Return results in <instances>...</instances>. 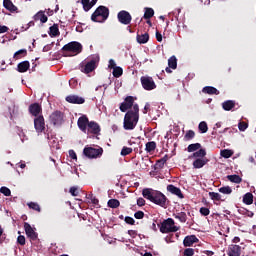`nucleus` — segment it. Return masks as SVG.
Returning <instances> with one entry per match:
<instances>
[{
	"label": "nucleus",
	"instance_id": "obj_1",
	"mask_svg": "<svg viewBox=\"0 0 256 256\" xmlns=\"http://www.w3.org/2000/svg\"><path fill=\"white\" fill-rule=\"evenodd\" d=\"M142 195L144 199L151 201L154 205L162 207V209H167V207H169V198H167L161 191L153 190L152 188H144L142 190Z\"/></svg>",
	"mask_w": 256,
	"mask_h": 256
},
{
	"label": "nucleus",
	"instance_id": "obj_2",
	"mask_svg": "<svg viewBox=\"0 0 256 256\" xmlns=\"http://www.w3.org/2000/svg\"><path fill=\"white\" fill-rule=\"evenodd\" d=\"M77 126L86 135H99L101 133V126L95 121H89L87 115H82L78 118Z\"/></svg>",
	"mask_w": 256,
	"mask_h": 256
},
{
	"label": "nucleus",
	"instance_id": "obj_3",
	"mask_svg": "<svg viewBox=\"0 0 256 256\" xmlns=\"http://www.w3.org/2000/svg\"><path fill=\"white\" fill-rule=\"evenodd\" d=\"M139 123V104L133 106V110H129L124 116L123 128L125 131H133Z\"/></svg>",
	"mask_w": 256,
	"mask_h": 256
},
{
	"label": "nucleus",
	"instance_id": "obj_4",
	"mask_svg": "<svg viewBox=\"0 0 256 256\" xmlns=\"http://www.w3.org/2000/svg\"><path fill=\"white\" fill-rule=\"evenodd\" d=\"M94 23H103L109 19V8L106 6H99L91 15Z\"/></svg>",
	"mask_w": 256,
	"mask_h": 256
},
{
	"label": "nucleus",
	"instance_id": "obj_5",
	"mask_svg": "<svg viewBox=\"0 0 256 256\" xmlns=\"http://www.w3.org/2000/svg\"><path fill=\"white\" fill-rule=\"evenodd\" d=\"M83 155L87 159H99L103 157V148L101 146H97V148L86 146L83 149Z\"/></svg>",
	"mask_w": 256,
	"mask_h": 256
},
{
	"label": "nucleus",
	"instance_id": "obj_6",
	"mask_svg": "<svg viewBox=\"0 0 256 256\" xmlns=\"http://www.w3.org/2000/svg\"><path fill=\"white\" fill-rule=\"evenodd\" d=\"M179 231V228L175 226V220L172 218H168L164 220L160 227L161 233H177Z\"/></svg>",
	"mask_w": 256,
	"mask_h": 256
},
{
	"label": "nucleus",
	"instance_id": "obj_7",
	"mask_svg": "<svg viewBox=\"0 0 256 256\" xmlns=\"http://www.w3.org/2000/svg\"><path fill=\"white\" fill-rule=\"evenodd\" d=\"M62 51L66 53H74V55H79L83 51V45L77 41L69 42L62 47Z\"/></svg>",
	"mask_w": 256,
	"mask_h": 256
},
{
	"label": "nucleus",
	"instance_id": "obj_8",
	"mask_svg": "<svg viewBox=\"0 0 256 256\" xmlns=\"http://www.w3.org/2000/svg\"><path fill=\"white\" fill-rule=\"evenodd\" d=\"M140 82L145 91H153V89H157V84H155V80H153V77L151 76H142Z\"/></svg>",
	"mask_w": 256,
	"mask_h": 256
},
{
	"label": "nucleus",
	"instance_id": "obj_9",
	"mask_svg": "<svg viewBox=\"0 0 256 256\" xmlns=\"http://www.w3.org/2000/svg\"><path fill=\"white\" fill-rule=\"evenodd\" d=\"M117 19L122 25H130L131 21H133V17L126 10H121L118 12Z\"/></svg>",
	"mask_w": 256,
	"mask_h": 256
},
{
	"label": "nucleus",
	"instance_id": "obj_10",
	"mask_svg": "<svg viewBox=\"0 0 256 256\" xmlns=\"http://www.w3.org/2000/svg\"><path fill=\"white\" fill-rule=\"evenodd\" d=\"M97 63H99V56H95L90 61H88L84 66L82 72L86 73V75H89V73H93V71L97 69Z\"/></svg>",
	"mask_w": 256,
	"mask_h": 256
},
{
	"label": "nucleus",
	"instance_id": "obj_11",
	"mask_svg": "<svg viewBox=\"0 0 256 256\" xmlns=\"http://www.w3.org/2000/svg\"><path fill=\"white\" fill-rule=\"evenodd\" d=\"M135 98H133V96H127L124 99V102H122L120 104V111L122 113H126L127 111H129V109L135 107Z\"/></svg>",
	"mask_w": 256,
	"mask_h": 256
},
{
	"label": "nucleus",
	"instance_id": "obj_12",
	"mask_svg": "<svg viewBox=\"0 0 256 256\" xmlns=\"http://www.w3.org/2000/svg\"><path fill=\"white\" fill-rule=\"evenodd\" d=\"M34 129L36 133H43L45 131V118L43 115L34 118Z\"/></svg>",
	"mask_w": 256,
	"mask_h": 256
},
{
	"label": "nucleus",
	"instance_id": "obj_13",
	"mask_svg": "<svg viewBox=\"0 0 256 256\" xmlns=\"http://www.w3.org/2000/svg\"><path fill=\"white\" fill-rule=\"evenodd\" d=\"M28 111L30 115L37 118L41 116V113H43V107L39 103H33L29 105Z\"/></svg>",
	"mask_w": 256,
	"mask_h": 256
},
{
	"label": "nucleus",
	"instance_id": "obj_14",
	"mask_svg": "<svg viewBox=\"0 0 256 256\" xmlns=\"http://www.w3.org/2000/svg\"><path fill=\"white\" fill-rule=\"evenodd\" d=\"M50 123L53 125L63 124V113L61 111H55L50 115Z\"/></svg>",
	"mask_w": 256,
	"mask_h": 256
},
{
	"label": "nucleus",
	"instance_id": "obj_15",
	"mask_svg": "<svg viewBox=\"0 0 256 256\" xmlns=\"http://www.w3.org/2000/svg\"><path fill=\"white\" fill-rule=\"evenodd\" d=\"M24 229H25V233H26L27 237L31 241H37L38 234H37V232H35L33 227H31V224L25 222L24 223Z\"/></svg>",
	"mask_w": 256,
	"mask_h": 256
},
{
	"label": "nucleus",
	"instance_id": "obj_16",
	"mask_svg": "<svg viewBox=\"0 0 256 256\" xmlns=\"http://www.w3.org/2000/svg\"><path fill=\"white\" fill-rule=\"evenodd\" d=\"M66 101L73 105H83V103H85V98L78 95H69L66 97Z\"/></svg>",
	"mask_w": 256,
	"mask_h": 256
},
{
	"label": "nucleus",
	"instance_id": "obj_17",
	"mask_svg": "<svg viewBox=\"0 0 256 256\" xmlns=\"http://www.w3.org/2000/svg\"><path fill=\"white\" fill-rule=\"evenodd\" d=\"M167 191L171 193L172 195H176V197H179V199H184L185 196L183 195V192H181V188L176 187L173 184H169L167 186Z\"/></svg>",
	"mask_w": 256,
	"mask_h": 256
},
{
	"label": "nucleus",
	"instance_id": "obj_18",
	"mask_svg": "<svg viewBox=\"0 0 256 256\" xmlns=\"http://www.w3.org/2000/svg\"><path fill=\"white\" fill-rule=\"evenodd\" d=\"M228 256H241V246L232 244L227 250Z\"/></svg>",
	"mask_w": 256,
	"mask_h": 256
},
{
	"label": "nucleus",
	"instance_id": "obj_19",
	"mask_svg": "<svg viewBox=\"0 0 256 256\" xmlns=\"http://www.w3.org/2000/svg\"><path fill=\"white\" fill-rule=\"evenodd\" d=\"M3 7L10 13H19V8L11 0H3Z\"/></svg>",
	"mask_w": 256,
	"mask_h": 256
},
{
	"label": "nucleus",
	"instance_id": "obj_20",
	"mask_svg": "<svg viewBox=\"0 0 256 256\" xmlns=\"http://www.w3.org/2000/svg\"><path fill=\"white\" fill-rule=\"evenodd\" d=\"M209 163L208 158H196L193 162L194 169H203Z\"/></svg>",
	"mask_w": 256,
	"mask_h": 256
},
{
	"label": "nucleus",
	"instance_id": "obj_21",
	"mask_svg": "<svg viewBox=\"0 0 256 256\" xmlns=\"http://www.w3.org/2000/svg\"><path fill=\"white\" fill-rule=\"evenodd\" d=\"M199 239L195 235L186 236L183 241L184 247H191L193 243H197Z\"/></svg>",
	"mask_w": 256,
	"mask_h": 256
},
{
	"label": "nucleus",
	"instance_id": "obj_22",
	"mask_svg": "<svg viewBox=\"0 0 256 256\" xmlns=\"http://www.w3.org/2000/svg\"><path fill=\"white\" fill-rule=\"evenodd\" d=\"M29 67H31L29 61H23L17 65V71L19 73H27V71H29Z\"/></svg>",
	"mask_w": 256,
	"mask_h": 256
},
{
	"label": "nucleus",
	"instance_id": "obj_23",
	"mask_svg": "<svg viewBox=\"0 0 256 256\" xmlns=\"http://www.w3.org/2000/svg\"><path fill=\"white\" fill-rule=\"evenodd\" d=\"M202 93H205L206 95H219V90L213 86H206L202 89Z\"/></svg>",
	"mask_w": 256,
	"mask_h": 256
},
{
	"label": "nucleus",
	"instance_id": "obj_24",
	"mask_svg": "<svg viewBox=\"0 0 256 256\" xmlns=\"http://www.w3.org/2000/svg\"><path fill=\"white\" fill-rule=\"evenodd\" d=\"M206 155L207 151L203 148H199L198 151L196 150V152L192 154V157L195 159H207V157H205Z\"/></svg>",
	"mask_w": 256,
	"mask_h": 256
},
{
	"label": "nucleus",
	"instance_id": "obj_25",
	"mask_svg": "<svg viewBox=\"0 0 256 256\" xmlns=\"http://www.w3.org/2000/svg\"><path fill=\"white\" fill-rule=\"evenodd\" d=\"M35 21H41V23H47L49 21V18L47 15H45V12L39 11L37 14L34 16Z\"/></svg>",
	"mask_w": 256,
	"mask_h": 256
},
{
	"label": "nucleus",
	"instance_id": "obj_26",
	"mask_svg": "<svg viewBox=\"0 0 256 256\" xmlns=\"http://www.w3.org/2000/svg\"><path fill=\"white\" fill-rule=\"evenodd\" d=\"M136 39L140 45H145L149 41V33L137 34Z\"/></svg>",
	"mask_w": 256,
	"mask_h": 256
},
{
	"label": "nucleus",
	"instance_id": "obj_27",
	"mask_svg": "<svg viewBox=\"0 0 256 256\" xmlns=\"http://www.w3.org/2000/svg\"><path fill=\"white\" fill-rule=\"evenodd\" d=\"M168 160H169L168 155H165L163 158L157 160L155 164V169H163Z\"/></svg>",
	"mask_w": 256,
	"mask_h": 256
},
{
	"label": "nucleus",
	"instance_id": "obj_28",
	"mask_svg": "<svg viewBox=\"0 0 256 256\" xmlns=\"http://www.w3.org/2000/svg\"><path fill=\"white\" fill-rule=\"evenodd\" d=\"M235 107V100H226L222 103L224 111H231Z\"/></svg>",
	"mask_w": 256,
	"mask_h": 256
},
{
	"label": "nucleus",
	"instance_id": "obj_29",
	"mask_svg": "<svg viewBox=\"0 0 256 256\" xmlns=\"http://www.w3.org/2000/svg\"><path fill=\"white\" fill-rule=\"evenodd\" d=\"M23 57H27V49H20L14 53L13 59L16 61L19 59H23Z\"/></svg>",
	"mask_w": 256,
	"mask_h": 256
},
{
	"label": "nucleus",
	"instance_id": "obj_30",
	"mask_svg": "<svg viewBox=\"0 0 256 256\" xmlns=\"http://www.w3.org/2000/svg\"><path fill=\"white\" fill-rule=\"evenodd\" d=\"M243 203H245V205H253V194L251 192L243 196Z\"/></svg>",
	"mask_w": 256,
	"mask_h": 256
},
{
	"label": "nucleus",
	"instance_id": "obj_31",
	"mask_svg": "<svg viewBox=\"0 0 256 256\" xmlns=\"http://www.w3.org/2000/svg\"><path fill=\"white\" fill-rule=\"evenodd\" d=\"M49 31L50 37H57L59 35V25L53 24V26L49 28Z\"/></svg>",
	"mask_w": 256,
	"mask_h": 256
},
{
	"label": "nucleus",
	"instance_id": "obj_32",
	"mask_svg": "<svg viewBox=\"0 0 256 256\" xmlns=\"http://www.w3.org/2000/svg\"><path fill=\"white\" fill-rule=\"evenodd\" d=\"M175 219H178L180 223H186L187 222V213L185 212H179L177 214H174Z\"/></svg>",
	"mask_w": 256,
	"mask_h": 256
},
{
	"label": "nucleus",
	"instance_id": "obj_33",
	"mask_svg": "<svg viewBox=\"0 0 256 256\" xmlns=\"http://www.w3.org/2000/svg\"><path fill=\"white\" fill-rule=\"evenodd\" d=\"M227 179H228V181H230L231 183H236V184H239V183H241V181H243V179L240 178V176L237 175V174L228 175V176H227Z\"/></svg>",
	"mask_w": 256,
	"mask_h": 256
},
{
	"label": "nucleus",
	"instance_id": "obj_34",
	"mask_svg": "<svg viewBox=\"0 0 256 256\" xmlns=\"http://www.w3.org/2000/svg\"><path fill=\"white\" fill-rule=\"evenodd\" d=\"M199 149H201V143L190 144L187 147L188 153H194V151H199Z\"/></svg>",
	"mask_w": 256,
	"mask_h": 256
},
{
	"label": "nucleus",
	"instance_id": "obj_35",
	"mask_svg": "<svg viewBox=\"0 0 256 256\" xmlns=\"http://www.w3.org/2000/svg\"><path fill=\"white\" fill-rule=\"evenodd\" d=\"M155 149H157V143H155V141L146 143L145 151H147V153H151L152 151H155Z\"/></svg>",
	"mask_w": 256,
	"mask_h": 256
},
{
	"label": "nucleus",
	"instance_id": "obj_36",
	"mask_svg": "<svg viewBox=\"0 0 256 256\" xmlns=\"http://www.w3.org/2000/svg\"><path fill=\"white\" fill-rule=\"evenodd\" d=\"M107 205H108V207H110V209H117V207H119V205H121V202H119V200H117V199H110V200H108Z\"/></svg>",
	"mask_w": 256,
	"mask_h": 256
},
{
	"label": "nucleus",
	"instance_id": "obj_37",
	"mask_svg": "<svg viewBox=\"0 0 256 256\" xmlns=\"http://www.w3.org/2000/svg\"><path fill=\"white\" fill-rule=\"evenodd\" d=\"M168 66L170 67V69H177V57L171 56L168 59Z\"/></svg>",
	"mask_w": 256,
	"mask_h": 256
},
{
	"label": "nucleus",
	"instance_id": "obj_38",
	"mask_svg": "<svg viewBox=\"0 0 256 256\" xmlns=\"http://www.w3.org/2000/svg\"><path fill=\"white\" fill-rule=\"evenodd\" d=\"M219 193H223V195H231L233 193V189H231V186H223L218 189Z\"/></svg>",
	"mask_w": 256,
	"mask_h": 256
},
{
	"label": "nucleus",
	"instance_id": "obj_39",
	"mask_svg": "<svg viewBox=\"0 0 256 256\" xmlns=\"http://www.w3.org/2000/svg\"><path fill=\"white\" fill-rule=\"evenodd\" d=\"M112 75L116 79H119V77H121V75H123V68L117 66L116 68L113 69Z\"/></svg>",
	"mask_w": 256,
	"mask_h": 256
},
{
	"label": "nucleus",
	"instance_id": "obj_40",
	"mask_svg": "<svg viewBox=\"0 0 256 256\" xmlns=\"http://www.w3.org/2000/svg\"><path fill=\"white\" fill-rule=\"evenodd\" d=\"M153 15H155V11L153 10V8H145V12L143 16L144 19H151Z\"/></svg>",
	"mask_w": 256,
	"mask_h": 256
},
{
	"label": "nucleus",
	"instance_id": "obj_41",
	"mask_svg": "<svg viewBox=\"0 0 256 256\" xmlns=\"http://www.w3.org/2000/svg\"><path fill=\"white\" fill-rule=\"evenodd\" d=\"M221 157H224V159H229L230 157H233V151L229 149L221 150L220 152Z\"/></svg>",
	"mask_w": 256,
	"mask_h": 256
},
{
	"label": "nucleus",
	"instance_id": "obj_42",
	"mask_svg": "<svg viewBox=\"0 0 256 256\" xmlns=\"http://www.w3.org/2000/svg\"><path fill=\"white\" fill-rule=\"evenodd\" d=\"M131 153H133V148L124 146L120 152V155H122V157H127V155H131Z\"/></svg>",
	"mask_w": 256,
	"mask_h": 256
},
{
	"label": "nucleus",
	"instance_id": "obj_43",
	"mask_svg": "<svg viewBox=\"0 0 256 256\" xmlns=\"http://www.w3.org/2000/svg\"><path fill=\"white\" fill-rule=\"evenodd\" d=\"M199 131H201V133H207V131H209V127L207 126V122L202 121L199 123L198 126Z\"/></svg>",
	"mask_w": 256,
	"mask_h": 256
},
{
	"label": "nucleus",
	"instance_id": "obj_44",
	"mask_svg": "<svg viewBox=\"0 0 256 256\" xmlns=\"http://www.w3.org/2000/svg\"><path fill=\"white\" fill-rule=\"evenodd\" d=\"M209 197L213 201H223V199H221V194L217 192H209Z\"/></svg>",
	"mask_w": 256,
	"mask_h": 256
},
{
	"label": "nucleus",
	"instance_id": "obj_45",
	"mask_svg": "<svg viewBox=\"0 0 256 256\" xmlns=\"http://www.w3.org/2000/svg\"><path fill=\"white\" fill-rule=\"evenodd\" d=\"M29 209H33V211H37L38 213H41V206L37 204L36 202H30L28 203Z\"/></svg>",
	"mask_w": 256,
	"mask_h": 256
},
{
	"label": "nucleus",
	"instance_id": "obj_46",
	"mask_svg": "<svg viewBox=\"0 0 256 256\" xmlns=\"http://www.w3.org/2000/svg\"><path fill=\"white\" fill-rule=\"evenodd\" d=\"M185 141H191V139H195V131L189 130L186 132L184 136Z\"/></svg>",
	"mask_w": 256,
	"mask_h": 256
},
{
	"label": "nucleus",
	"instance_id": "obj_47",
	"mask_svg": "<svg viewBox=\"0 0 256 256\" xmlns=\"http://www.w3.org/2000/svg\"><path fill=\"white\" fill-rule=\"evenodd\" d=\"M0 193H2V195H5V197H11V189L6 186H2L0 188Z\"/></svg>",
	"mask_w": 256,
	"mask_h": 256
},
{
	"label": "nucleus",
	"instance_id": "obj_48",
	"mask_svg": "<svg viewBox=\"0 0 256 256\" xmlns=\"http://www.w3.org/2000/svg\"><path fill=\"white\" fill-rule=\"evenodd\" d=\"M69 193L72 195V197H78L79 195V188L72 186L69 190Z\"/></svg>",
	"mask_w": 256,
	"mask_h": 256
},
{
	"label": "nucleus",
	"instance_id": "obj_49",
	"mask_svg": "<svg viewBox=\"0 0 256 256\" xmlns=\"http://www.w3.org/2000/svg\"><path fill=\"white\" fill-rule=\"evenodd\" d=\"M195 255V249L193 248H186L183 252V256H193Z\"/></svg>",
	"mask_w": 256,
	"mask_h": 256
},
{
	"label": "nucleus",
	"instance_id": "obj_50",
	"mask_svg": "<svg viewBox=\"0 0 256 256\" xmlns=\"http://www.w3.org/2000/svg\"><path fill=\"white\" fill-rule=\"evenodd\" d=\"M91 0H81V4L83 7L84 11H89V5H90Z\"/></svg>",
	"mask_w": 256,
	"mask_h": 256
},
{
	"label": "nucleus",
	"instance_id": "obj_51",
	"mask_svg": "<svg viewBox=\"0 0 256 256\" xmlns=\"http://www.w3.org/2000/svg\"><path fill=\"white\" fill-rule=\"evenodd\" d=\"M200 213L203 215V217H207L211 211L207 207H201Z\"/></svg>",
	"mask_w": 256,
	"mask_h": 256
},
{
	"label": "nucleus",
	"instance_id": "obj_52",
	"mask_svg": "<svg viewBox=\"0 0 256 256\" xmlns=\"http://www.w3.org/2000/svg\"><path fill=\"white\" fill-rule=\"evenodd\" d=\"M124 221L127 223V225H135V219H133L131 216H126Z\"/></svg>",
	"mask_w": 256,
	"mask_h": 256
},
{
	"label": "nucleus",
	"instance_id": "obj_53",
	"mask_svg": "<svg viewBox=\"0 0 256 256\" xmlns=\"http://www.w3.org/2000/svg\"><path fill=\"white\" fill-rule=\"evenodd\" d=\"M88 199L91 200L92 205H99V199L97 197L93 196V194L89 195Z\"/></svg>",
	"mask_w": 256,
	"mask_h": 256
},
{
	"label": "nucleus",
	"instance_id": "obj_54",
	"mask_svg": "<svg viewBox=\"0 0 256 256\" xmlns=\"http://www.w3.org/2000/svg\"><path fill=\"white\" fill-rule=\"evenodd\" d=\"M248 127L249 125L246 122H239L238 124L239 131H245Z\"/></svg>",
	"mask_w": 256,
	"mask_h": 256
},
{
	"label": "nucleus",
	"instance_id": "obj_55",
	"mask_svg": "<svg viewBox=\"0 0 256 256\" xmlns=\"http://www.w3.org/2000/svg\"><path fill=\"white\" fill-rule=\"evenodd\" d=\"M134 217H135V219H143V217H145V212L137 211L134 213Z\"/></svg>",
	"mask_w": 256,
	"mask_h": 256
},
{
	"label": "nucleus",
	"instance_id": "obj_56",
	"mask_svg": "<svg viewBox=\"0 0 256 256\" xmlns=\"http://www.w3.org/2000/svg\"><path fill=\"white\" fill-rule=\"evenodd\" d=\"M17 243L22 246L25 245V236L19 235L17 238Z\"/></svg>",
	"mask_w": 256,
	"mask_h": 256
},
{
	"label": "nucleus",
	"instance_id": "obj_57",
	"mask_svg": "<svg viewBox=\"0 0 256 256\" xmlns=\"http://www.w3.org/2000/svg\"><path fill=\"white\" fill-rule=\"evenodd\" d=\"M137 205H138V207H144V205H145V199L142 198V197L138 198V199H137Z\"/></svg>",
	"mask_w": 256,
	"mask_h": 256
},
{
	"label": "nucleus",
	"instance_id": "obj_58",
	"mask_svg": "<svg viewBox=\"0 0 256 256\" xmlns=\"http://www.w3.org/2000/svg\"><path fill=\"white\" fill-rule=\"evenodd\" d=\"M109 69H115L117 68V64L115 63V60L110 59L109 60V65H108Z\"/></svg>",
	"mask_w": 256,
	"mask_h": 256
},
{
	"label": "nucleus",
	"instance_id": "obj_59",
	"mask_svg": "<svg viewBox=\"0 0 256 256\" xmlns=\"http://www.w3.org/2000/svg\"><path fill=\"white\" fill-rule=\"evenodd\" d=\"M151 109V104H149V102H147L144 106V110H143V113L144 115H147V113L150 111Z\"/></svg>",
	"mask_w": 256,
	"mask_h": 256
},
{
	"label": "nucleus",
	"instance_id": "obj_60",
	"mask_svg": "<svg viewBox=\"0 0 256 256\" xmlns=\"http://www.w3.org/2000/svg\"><path fill=\"white\" fill-rule=\"evenodd\" d=\"M69 157L77 161V153H75L74 150H69Z\"/></svg>",
	"mask_w": 256,
	"mask_h": 256
},
{
	"label": "nucleus",
	"instance_id": "obj_61",
	"mask_svg": "<svg viewBox=\"0 0 256 256\" xmlns=\"http://www.w3.org/2000/svg\"><path fill=\"white\" fill-rule=\"evenodd\" d=\"M97 1L98 0H91L90 5L88 7V11H91V9H93V7H95V5H97Z\"/></svg>",
	"mask_w": 256,
	"mask_h": 256
},
{
	"label": "nucleus",
	"instance_id": "obj_62",
	"mask_svg": "<svg viewBox=\"0 0 256 256\" xmlns=\"http://www.w3.org/2000/svg\"><path fill=\"white\" fill-rule=\"evenodd\" d=\"M156 39L159 43H161V41H163V35H161V33L159 31L156 32Z\"/></svg>",
	"mask_w": 256,
	"mask_h": 256
},
{
	"label": "nucleus",
	"instance_id": "obj_63",
	"mask_svg": "<svg viewBox=\"0 0 256 256\" xmlns=\"http://www.w3.org/2000/svg\"><path fill=\"white\" fill-rule=\"evenodd\" d=\"M9 31V27L0 25V34L7 33Z\"/></svg>",
	"mask_w": 256,
	"mask_h": 256
},
{
	"label": "nucleus",
	"instance_id": "obj_64",
	"mask_svg": "<svg viewBox=\"0 0 256 256\" xmlns=\"http://www.w3.org/2000/svg\"><path fill=\"white\" fill-rule=\"evenodd\" d=\"M47 51H51V45L50 44L43 47V52L47 53Z\"/></svg>",
	"mask_w": 256,
	"mask_h": 256
}]
</instances>
